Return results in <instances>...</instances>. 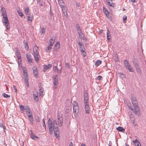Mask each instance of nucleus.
I'll use <instances>...</instances> for the list:
<instances>
[{"instance_id": "obj_38", "label": "nucleus", "mask_w": 146, "mask_h": 146, "mask_svg": "<svg viewBox=\"0 0 146 146\" xmlns=\"http://www.w3.org/2000/svg\"><path fill=\"white\" fill-rule=\"evenodd\" d=\"M88 98H86V99H84V105L85 104H88Z\"/></svg>"}, {"instance_id": "obj_62", "label": "nucleus", "mask_w": 146, "mask_h": 146, "mask_svg": "<svg viewBox=\"0 0 146 146\" xmlns=\"http://www.w3.org/2000/svg\"><path fill=\"white\" fill-rule=\"evenodd\" d=\"M23 72H26L27 71V70L26 68L24 67L23 68Z\"/></svg>"}, {"instance_id": "obj_34", "label": "nucleus", "mask_w": 146, "mask_h": 146, "mask_svg": "<svg viewBox=\"0 0 146 146\" xmlns=\"http://www.w3.org/2000/svg\"><path fill=\"white\" fill-rule=\"evenodd\" d=\"M35 70L33 68V74L35 76H36L38 74V71L37 70V69H35Z\"/></svg>"}, {"instance_id": "obj_21", "label": "nucleus", "mask_w": 146, "mask_h": 146, "mask_svg": "<svg viewBox=\"0 0 146 146\" xmlns=\"http://www.w3.org/2000/svg\"><path fill=\"white\" fill-rule=\"evenodd\" d=\"M55 38H54L53 37L50 39V45L52 46L54 42V40Z\"/></svg>"}, {"instance_id": "obj_58", "label": "nucleus", "mask_w": 146, "mask_h": 146, "mask_svg": "<svg viewBox=\"0 0 146 146\" xmlns=\"http://www.w3.org/2000/svg\"><path fill=\"white\" fill-rule=\"evenodd\" d=\"M18 13L19 14V15L21 16L22 17V16H23V13L22 12H20L19 11L18 12Z\"/></svg>"}, {"instance_id": "obj_4", "label": "nucleus", "mask_w": 146, "mask_h": 146, "mask_svg": "<svg viewBox=\"0 0 146 146\" xmlns=\"http://www.w3.org/2000/svg\"><path fill=\"white\" fill-rule=\"evenodd\" d=\"M23 73L25 81L27 85V87H29V86L28 74L27 72H24Z\"/></svg>"}, {"instance_id": "obj_61", "label": "nucleus", "mask_w": 146, "mask_h": 146, "mask_svg": "<svg viewBox=\"0 0 146 146\" xmlns=\"http://www.w3.org/2000/svg\"><path fill=\"white\" fill-rule=\"evenodd\" d=\"M106 15V16L108 17V18H110V17H109V14H110V13H109L108 14V13H105Z\"/></svg>"}, {"instance_id": "obj_49", "label": "nucleus", "mask_w": 146, "mask_h": 146, "mask_svg": "<svg viewBox=\"0 0 146 146\" xmlns=\"http://www.w3.org/2000/svg\"><path fill=\"white\" fill-rule=\"evenodd\" d=\"M39 94H40V95H41V94H42L43 91V89L42 88H40L39 90Z\"/></svg>"}, {"instance_id": "obj_18", "label": "nucleus", "mask_w": 146, "mask_h": 146, "mask_svg": "<svg viewBox=\"0 0 146 146\" xmlns=\"http://www.w3.org/2000/svg\"><path fill=\"white\" fill-rule=\"evenodd\" d=\"M116 129L118 131L123 132L125 131V129L119 126L116 128Z\"/></svg>"}, {"instance_id": "obj_7", "label": "nucleus", "mask_w": 146, "mask_h": 146, "mask_svg": "<svg viewBox=\"0 0 146 146\" xmlns=\"http://www.w3.org/2000/svg\"><path fill=\"white\" fill-rule=\"evenodd\" d=\"M63 121L62 116L61 117L58 116V117L57 121L60 126H61L62 125Z\"/></svg>"}, {"instance_id": "obj_19", "label": "nucleus", "mask_w": 146, "mask_h": 146, "mask_svg": "<svg viewBox=\"0 0 146 146\" xmlns=\"http://www.w3.org/2000/svg\"><path fill=\"white\" fill-rule=\"evenodd\" d=\"M33 96L34 98V100L36 102H37L38 100V94L37 93L36 94H33Z\"/></svg>"}, {"instance_id": "obj_23", "label": "nucleus", "mask_w": 146, "mask_h": 146, "mask_svg": "<svg viewBox=\"0 0 146 146\" xmlns=\"http://www.w3.org/2000/svg\"><path fill=\"white\" fill-rule=\"evenodd\" d=\"M79 36H80V38L82 40H84L85 41H86L87 39L84 36V35L82 33H81V34L80 35H79Z\"/></svg>"}, {"instance_id": "obj_48", "label": "nucleus", "mask_w": 146, "mask_h": 146, "mask_svg": "<svg viewBox=\"0 0 146 146\" xmlns=\"http://www.w3.org/2000/svg\"><path fill=\"white\" fill-rule=\"evenodd\" d=\"M103 10L105 13H108V14L109 13V12H108V10H107L106 8L104 7H103Z\"/></svg>"}, {"instance_id": "obj_33", "label": "nucleus", "mask_w": 146, "mask_h": 146, "mask_svg": "<svg viewBox=\"0 0 146 146\" xmlns=\"http://www.w3.org/2000/svg\"><path fill=\"white\" fill-rule=\"evenodd\" d=\"M107 38L108 40H109L110 38H109V37L110 36V31L109 29H108L107 30Z\"/></svg>"}, {"instance_id": "obj_12", "label": "nucleus", "mask_w": 146, "mask_h": 146, "mask_svg": "<svg viewBox=\"0 0 146 146\" xmlns=\"http://www.w3.org/2000/svg\"><path fill=\"white\" fill-rule=\"evenodd\" d=\"M31 133L30 134V136L31 138L34 140H36L38 139V137L36 136V135H34L33 134V132L31 130Z\"/></svg>"}, {"instance_id": "obj_31", "label": "nucleus", "mask_w": 146, "mask_h": 146, "mask_svg": "<svg viewBox=\"0 0 146 146\" xmlns=\"http://www.w3.org/2000/svg\"><path fill=\"white\" fill-rule=\"evenodd\" d=\"M29 116V120L30 121V123L33 124V117L32 116Z\"/></svg>"}, {"instance_id": "obj_15", "label": "nucleus", "mask_w": 146, "mask_h": 146, "mask_svg": "<svg viewBox=\"0 0 146 146\" xmlns=\"http://www.w3.org/2000/svg\"><path fill=\"white\" fill-rule=\"evenodd\" d=\"M34 56L36 62H38L39 60L40 56L39 54H34Z\"/></svg>"}, {"instance_id": "obj_5", "label": "nucleus", "mask_w": 146, "mask_h": 146, "mask_svg": "<svg viewBox=\"0 0 146 146\" xmlns=\"http://www.w3.org/2000/svg\"><path fill=\"white\" fill-rule=\"evenodd\" d=\"M53 129L54 130V132H59L58 125L55 120H54L53 121Z\"/></svg>"}, {"instance_id": "obj_40", "label": "nucleus", "mask_w": 146, "mask_h": 146, "mask_svg": "<svg viewBox=\"0 0 146 146\" xmlns=\"http://www.w3.org/2000/svg\"><path fill=\"white\" fill-rule=\"evenodd\" d=\"M54 135L56 136V138H58L59 137V132H54Z\"/></svg>"}, {"instance_id": "obj_50", "label": "nucleus", "mask_w": 146, "mask_h": 146, "mask_svg": "<svg viewBox=\"0 0 146 146\" xmlns=\"http://www.w3.org/2000/svg\"><path fill=\"white\" fill-rule=\"evenodd\" d=\"M127 16L125 15H124L123 18V20L124 22H125V21L127 19Z\"/></svg>"}, {"instance_id": "obj_16", "label": "nucleus", "mask_w": 146, "mask_h": 146, "mask_svg": "<svg viewBox=\"0 0 146 146\" xmlns=\"http://www.w3.org/2000/svg\"><path fill=\"white\" fill-rule=\"evenodd\" d=\"M133 142L134 143L135 146H141L140 142L137 139H136L135 141L133 140Z\"/></svg>"}, {"instance_id": "obj_35", "label": "nucleus", "mask_w": 146, "mask_h": 146, "mask_svg": "<svg viewBox=\"0 0 146 146\" xmlns=\"http://www.w3.org/2000/svg\"><path fill=\"white\" fill-rule=\"evenodd\" d=\"M132 103L133 106L134 107L135 106H138V104L137 100L135 101H132Z\"/></svg>"}, {"instance_id": "obj_60", "label": "nucleus", "mask_w": 146, "mask_h": 146, "mask_svg": "<svg viewBox=\"0 0 146 146\" xmlns=\"http://www.w3.org/2000/svg\"><path fill=\"white\" fill-rule=\"evenodd\" d=\"M50 14L51 16H52V15H53V14L52 11L51 10V9H50Z\"/></svg>"}, {"instance_id": "obj_64", "label": "nucleus", "mask_w": 146, "mask_h": 146, "mask_svg": "<svg viewBox=\"0 0 146 146\" xmlns=\"http://www.w3.org/2000/svg\"><path fill=\"white\" fill-rule=\"evenodd\" d=\"M76 5L77 7H78L80 6V3H78V2H76Z\"/></svg>"}, {"instance_id": "obj_25", "label": "nucleus", "mask_w": 146, "mask_h": 146, "mask_svg": "<svg viewBox=\"0 0 146 146\" xmlns=\"http://www.w3.org/2000/svg\"><path fill=\"white\" fill-rule=\"evenodd\" d=\"M88 98V95L87 92L86 90H85L84 92V99Z\"/></svg>"}, {"instance_id": "obj_20", "label": "nucleus", "mask_w": 146, "mask_h": 146, "mask_svg": "<svg viewBox=\"0 0 146 146\" xmlns=\"http://www.w3.org/2000/svg\"><path fill=\"white\" fill-rule=\"evenodd\" d=\"M110 1H112L111 0H109L108 1V4L110 6H111L112 7H114L115 6V4L114 3H111Z\"/></svg>"}, {"instance_id": "obj_43", "label": "nucleus", "mask_w": 146, "mask_h": 146, "mask_svg": "<svg viewBox=\"0 0 146 146\" xmlns=\"http://www.w3.org/2000/svg\"><path fill=\"white\" fill-rule=\"evenodd\" d=\"M131 97L132 102L137 100L136 97L132 95Z\"/></svg>"}, {"instance_id": "obj_59", "label": "nucleus", "mask_w": 146, "mask_h": 146, "mask_svg": "<svg viewBox=\"0 0 146 146\" xmlns=\"http://www.w3.org/2000/svg\"><path fill=\"white\" fill-rule=\"evenodd\" d=\"M82 55L84 57H85L86 56V53L85 51L82 53Z\"/></svg>"}, {"instance_id": "obj_30", "label": "nucleus", "mask_w": 146, "mask_h": 146, "mask_svg": "<svg viewBox=\"0 0 146 146\" xmlns=\"http://www.w3.org/2000/svg\"><path fill=\"white\" fill-rule=\"evenodd\" d=\"M102 62L100 60H97L95 63V65L96 66H98L102 63Z\"/></svg>"}, {"instance_id": "obj_27", "label": "nucleus", "mask_w": 146, "mask_h": 146, "mask_svg": "<svg viewBox=\"0 0 146 146\" xmlns=\"http://www.w3.org/2000/svg\"><path fill=\"white\" fill-rule=\"evenodd\" d=\"M78 44L80 47V49H85L84 46L82 43L80 42H79Z\"/></svg>"}, {"instance_id": "obj_10", "label": "nucleus", "mask_w": 146, "mask_h": 146, "mask_svg": "<svg viewBox=\"0 0 146 146\" xmlns=\"http://www.w3.org/2000/svg\"><path fill=\"white\" fill-rule=\"evenodd\" d=\"M58 84V76L56 75L55 76H54L53 84L55 86H56Z\"/></svg>"}, {"instance_id": "obj_28", "label": "nucleus", "mask_w": 146, "mask_h": 146, "mask_svg": "<svg viewBox=\"0 0 146 146\" xmlns=\"http://www.w3.org/2000/svg\"><path fill=\"white\" fill-rule=\"evenodd\" d=\"M35 119L36 121L38 123H39L40 121V119L39 117L37 115H36L35 116Z\"/></svg>"}, {"instance_id": "obj_55", "label": "nucleus", "mask_w": 146, "mask_h": 146, "mask_svg": "<svg viewBox=\"0 0 146 146\" xmlns=\"http://www.w3.org/2000/svg\"><path fill=\"white\" fill-rule=\"evenodd\" d=\"M73 105L74 106H78V103L76 101H74Z\"/></svg>"}, {"instance_id": "obj_24", "label": "nucleus", "mask_w": 146, "mask_h": 146, "mask_svg": "<svg viewBox=\"0 0 146 146\" xmlns=\"http://www.w3.org/2000/svg\"><path fill=\"white\" fill-rule=\"evenodd\" d=\"M26 114L29 117V115L30 116H32L31 111L30 109H29V110H27L26 111Z\"/></svg>"}, {"instance_id": "obj_11", "label": "nucleus", "mask_w": 146, "mask_h": 146, "mask_svg": "<svg viewBox=\"0 0 146 146\" xmlns=\"http://www.w3.org/2000/svg\"><path fill=\"white\" fill-rule=\"evenodd\" d=\"M73 110L74 113L77 114L79 112V107L78 106H74L73 107Z\"/></svg>"}, {"instance_id": "obj_2", "label": "nucleus", "mask_w": 146, "mask_h": 146, "mask_svg": "<svg viewBox=\"0 0 146 146\" xmlns=\"http://www.w3.org/2000/svg\"><path fill=\"white\" fill-rule=\"evenodd\" d=\"M124 63L126 69H128L129 72H134L133 68L131 67L130 64L126 60H124Z\"/></svg>"}, {"instance_id": "obj_45", "label": "nucleus", "mask_w": 146, "mask_h": 146, "mask_svg": "<svg viewBox=\"0 0 146 146\" xmlns=\"http://www.w3.org/2000/svg\"><path fill=\"white\" fill-rule=\"evenodd\" d=\"M29 10V9L28 8H26L25 9V12L26 15H27L28 14Z\"/></svg>"}, {"instance_id": "obj_44", "label": "nucleus", "mask_w": 146, "mask_h": 146, "mask_svg": "<svg viewBox=\"0 0 146 146\" xmlns=\"http://www.w3.org/2000/svg\"><path fill=\"white\" fill-rule=\"evenodd\" d=\"M2 95H3V96L4 98H8V97H10V96L8 94H6L5 93H3L2 94Z\"/></svg>"}, {"instance_id": "obj_37", "label": "nucleus", "mask_w": 146, "mask_h": 146, "mask_svg": "<svg viewBox=\"0 0 146 146\" xmlns=\"http://www.w3.org/2000/svg\"><path fill=\"white\" fill-rule=\"evenodd\" d=\"M60 43L58 41L54 45V46L56 47V48L58 49L60 46Z\"/></svg>"}, {"instance_id": "obj_29", "label": "nucleus", "mask_w": 146, "mask_h": 146, "mask_svg": "<svg viewBox=\"0 0 146 146\" xmlns=\"http://www.w3.org/2000/svg\"><path fill=\"white\" fill-rule=\"evenodd\" d=\"M33 19V14H29L28 17V20L31 21Z\"/></svg>"}, {"instance_id": "obj_42", "label": "nucleus", "mask_w": 146, "mask_h": 146, "mask_svg": "<svg viewBox=\"0 0 146 146\" xmlns=\"http://www.w3.org/2000/svg\"><path fill=\"white\" fill-rule=\"evenodd\" d=\"M77 32L79 35L82 33V31L80 28H77Z\"/></svg>"}, {"instance_id": "obj_22", "label": "nucleus", "mask_w": 146, "mask_h": 146, "mask_svg": "<svg viewBox=\"0 0 146 146\" xmlns=\"http://www.w3.org/2000/svg\"><path fill=\"white\" fill-rule=\"evenodd\" d=\"M23 43L25 48L26 50H28V49L29 48V46L28 45L27 42H25L24 40V41L23 42Z\"/></svg>"}, {"instance_id": "obj_39", "label": "nucleus", "mask_w": 146, "mask_h": 146, "mask_svg": "<svg viewBox=\"0 0 146 146\" xmlns=\"http://www.w3.org/2000/svg\"><path fill=\"white\" fill-rule=\"evenodd\" d=\"M0 127H2L3 128V130L4 131V132L5 131V130H6V129L5 127V126L4 125H3V123H0Z\"/></svg>"}, {"instance_id": "obj_36", "label": "nucleus", "mask_w": 146, "mask_h": 146, "mask_svg": "<svg viewBox=\"0 0 146 146\" xmlns=\"http://www.w3.org/2000/svg\"><path fill=\"white\" fill-rule=\"evenodd\" d=\"M134 64L136 70L140 68L139 66L137 63L135 62Z\"/></svg>"}, {"instance_id": "obj_63", "label": "nucleus", "mask_w": 146, "mask_h": 146, "mask_svg": "<svg viewBox=\"0 0 146 146\" xmlns=\"http://www.w3.org/2000/svg\"><path fill=\"white\" fill-rule=\"evenodd\" d=\"M69 110L68 108L66 109L65 110V112H66L67 113H68L69 112Z\"/></svg>"}, {"instance_id": "obj_32", "label": "nucleus", "mask_w": 146, "mask_h": 146, "mask_svg": "<svg viewBox=\"0 0 146 146\" xmlns=\"http://www.w3.org/2000/svg\"><path fill=\"white\" fill-rule=\"evenodd\" d=\"M52 46H51L50 45H49L48 46H47L46 49V52H50L51 50V48Z\"/></svg>"}, {"instance_id": "obj_57", "label": "nucleus", "mask_w": 146, "mask_h": 146, "mask_svg": "<svg viewBox=\"0 0 146 146\" xmlns=\"http://www.w3.org/2000/svg\"><path fill=\"white\" fill-rule=\"evenodd\" d=\"M102 78V76H98L97 78V79H98V80H100Z\"/></svg>"}, {"instance_id": "obj_47", "label": "nucleus", "mask_w": 146, "mask_h": 146, "mask_svg": "<svg viewBox=\"0 0 146 146\" xmlns=\"http://www.w3.org/2000/svg\"><path fill=\"white\" fill-rule=\"evenodd\" d=\"M17 59L20 62H21V55H19V56H17Z\"/></svg>"}, {"instance_id": "obj_9", "label": "nucleus", "mask_w": 146, "mask_h": 146, "mask_svg": "<svg viewBox=\"0 0 146 146\" xmlns=\"http://www.w3.org/2000/svg\"><path fill=\"white\" fill-rule=\"evenodd\" d=\"M26 57L28 62L29 63H31L32 62V58L31 57L30 54L29 53H27Z\"/></svg>"}, {"instance_id": "obj_52", "label": "nucleus", "mask_w": 146, "mask_h": 146, "mask_svg": "<svg viewBox=\"0 0 146 146\" xmlns=\"http://www.w3.org/2000/svg\"><path fill=\"white\" fill-rule=\"evenodd\" d=\"M118 74H119V75H120V76H122V78L124 77V75L121 72H120L118 73Z\"/></svg>"}, {"instance_id": "obj_54", "label": "nucleus", "mask_w": 146, "mask_h": 146, "mask_svg": "<svg viewBox=\"0 0 146 146\" xmlns=\"http://www.w3.org/2000/svg\"><path fill=\"white\" fill-rule=\"evenodd\" d=\"M45 31V28H42L41 30V32L42 33H44Z\"/></svg>"}, {"instance_id": "obj_17", "label": "nucleus", "mask_w": 146, "mask_h": 146, "mask_svg": "<svg viewBox=\"0 0 146 146\" xmlns=\"http://www.w3.org/2000/svg\"><path fill=\"white\" fill-rule=\"evenodd\" d=\"M38 50V48L37 46H35L34 47L33 50L34 54H39Z\"/></svg>"}, {"instance_id": "obj_41", "label": "nucleus", "mask_w": 146, "mask_h": 146, "mask_svg": "<svg viewBox=\"0 0 146 146\" xmlns=\"http://www.w3.org/2000/svg\"><path fill=\"white\" fill-rule=\"evenodd\" d=\"M49 132L50 133V134H52L53 132V127H51V128L50 127H48Z\"/></svg>"}, {"instance_id": "obj_46", "label": "nucleus", "mask_w": 146, "mask_h": 146, "mask_svg": "<svg viewBox=\"0 0 146 146\" xmlns=\"http://www.w3.org/2000/svg\"><path fill=\"white\" fill-rule=\"evenodd\" d=\"M19 108H20L21 110H22L23 111L24 110V106H22V105L19 106Z\"/></svg>"}, {"instance_id": "obj_56", "label": "nucleus", "mask_w": 146, "mask_h": 146, "mask_svg": "<svg viewBox=\"0 0 146 146\" xmlns=\"http://www.w3.org/2000/svg\"><path fill=\"white\" fill-rule=\"evenodd\" d=\"M65 66L66 67H67L68 68H69L70 65H69V64L67 63H66Z\"/></svg>"}, {"instance_id": "obj_6", "label": "nucleus", "mask_w": 146, "mask_h": 146, "mask_svg": "<svg viewBox=\"0 0 146 146\" xmlns=\"http://www.w3.org/2000/svg\"><path fill=\"white\" fill-rule=\"evenodd\" d=\"M60 7L62 9V10L64 15L65 16L67 17L68 16V14L66 8V7L64 6V5H63Z\"/></svg>"}, {"instance_id": "obj_51", "label": "nucleus", "mask_w": 146, "mask_h": 146, "mask_svg": "<svg viewBox=\"0 0 146 146\" xmlns=\"http://www.w3.org/2000/svg\"><path fill=\"white\" fill-rule=\"evenodd\" d=\"M137 73L139 74H141V71L140 68L136 70Z\"/></svg>"}, {"instance_id": "obj_26", "label": "nucleus", "mask_w": 146, "mask_h": 146, "mask_svg": "<svg viewBox=\"0 0 146 146\" xmlns=\"http://www.w3.org/2000/svg\"><path fill=\"white\" fill-rule=\"evenodd\" d=\"M58 4L60 5V7L64 5V2L62 0H58Z\"/></svg>"}, {"instance_id": "obj_14", "label": "nucleus", "mask_w": 146, "mask_h": 146, "mask_svg": "<svg viewBox=\"0 0 146 146\" xmlns=\"http://www.w3.org/2000/svg\"><path fill=\"white\" fill-rule=\"evenodd\" d=\"M85 109L86 110V113L87 114H89L90 111L89 104H85Z\"/></svg>"}, {"instance_id": "obj_3", "label": "nucleus", "mask_w": 146, "mask_h": 146, "mask_svg": "<svg viewBox=\"0 0 146 146\" xmlns=\"http://www.w3.org/2000/svg\"><path fill=\"white\" fill-rule=\"evenodd\" d=\"M129 109L133 111L136 115H137L138 116L140 115V109L139 108V106L134 107L133 109L131 106H130Z\"/></svg>"}, {"instance_id": "obj_53", "label": "nucleus", "mask_w": 146, "mask_h": 146, "mask_svg": "<svg viewBox=\"0 0 146 146\" xmlns=\"http://www.w3.org/2000/svg\"><path fill=\"white\" fill-rule=\"evenodd\" d=\"M43 126L44 127H45V129L46 128V124L45 123V121L44 120V119H43Z\"/></svg>"}, {"instance_id": "obj_1", "label": "nucleus", "mask_w": 146, "mask_h": 146, "mask_svg": "<svg viewBox=\"0 0 146 146\" xmlns=\"http://www.w3.org/2000/svg\"><path fill=\"white\" fill-rule=\"evenodd\" d=\"M1 12L3 16V18H4L3 22L5 24L6 27H8L9 25V23L7 18L5 9L4 7H2L1 8Z\"/></svg>"}, {"instance_id": "obj_13", "label": "nucleus", "mask_w": 146, "mask_h": 146, "mask_svg": "<svg viewBox=\"0 0 146 146\" xmlns=\"http://www.w3.org/2000/svg\"><path fill=\"white\" fill-rule=\"evenodd\" d=\"M48 127L51 128V127H53V121L50 119H49L48 120Z\"/></svg>"}, {"instance_id": "obj_8", "label": "nucleus", "mask_w": 146, "mask_h": 146, "mask_svg": "<svg viewBox=\"0 0 146 146\" xmlns=\"http://www.w3.org/2000/svg\"><path fill=\"white\" fill-rule=\"evenodd\" d=\"M52 67V66L50 64H48L47 65H44V66L43 68V71L45 72L46 70L48 69H50Z\"/></svg>"}]
</instances>
